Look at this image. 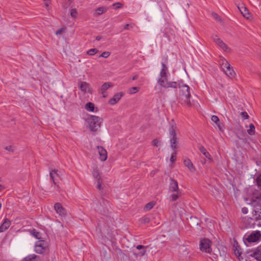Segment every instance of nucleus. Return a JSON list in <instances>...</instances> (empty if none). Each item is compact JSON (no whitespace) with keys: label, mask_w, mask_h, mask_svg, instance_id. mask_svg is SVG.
<instances>
[{"label":"nucleus","mask_w":261,"mask_h":261,"mask_svg":"<svg viewBox=\"0 0 261 261\" xmlns=\"http://www.w3.org/2000/svg\"><path fill=\"white\" fill-rule=\"evenodd\" d=\"M110 55V53L109 51H104L100 56L99 57L107 58Z\"/></svg>","instance_id":"58836bf2"},{"label":"nucleus","mask_w":261,"mask_h":261,"mask_svg":"<svg viewBox=\"0 0 261 261\" xmlns=\"http://www.w3.org/2000/svg\"><path fill=\"white\" fill-rule=\"evenodd\" d=\"M213 17L217 21H221V19L219 16L216 13H212V14Z\"/></svg>","instance_id":"37998d69"},{"label":"nucleus","mask_w":261,"mask_h":261,"mask_svg":"<svg viewBox=\"0 0 261 261\" xmlns=\"http://www.w3.org/2000/svg\"><path fill=\"white\" fill-rule=\"evenodd\" d=\"M102 120V119L98 116L90 115L87 119L90 130L92 132L97 131L100 127Z\"/></svg>","instance_id":"7ed1b4c3"},{"label":"nucleus","mask_w":261,"mask_h":261,"mask_svg":"<svg viewBox=\"0 0 261 261\" xmlns=\"http://www.w3.org/2000/svg\"><path fill=\"white\" fill-rule=\"evenodd\" d=\"M238 138H239V139H243V138H240V137H239V136H238Z\"/></svg>","instance_id":"774afa93"},{"label":"nucleus","mask_w":261,"mask_h":261,"mask_svg":"<svg viewBox=\"0 0 261 261\" xmlns=\"http://www.w3.org/2000/svg\"><path fill=\"white\" fill-rule=\"evenodd\" d=\"M147 247H148L147 246H143L142 245H139L137 246L136 248L138 250H142L143 249H146Z\"/></svg>","instance_id":"8fccbe9b"},{"label":"nucleus","mask_w":261,"mask_h":261,"mask_svg":"<svg viewBox=\"0 0 261 261\" xmlns=\"http://www.w3.org/2000/svg\"><path fill=\"white\" fill-rule=\"evenodd\" d=\"M97 148L100 156V160L105 161L107 159V152L106 150L100 146H97Z\"/></svg>","instance_id":"ddd939ff"},{"label":"nucleus","mask_w":261,"mask_h":261,"mask_svg":"<svg viewBox=\"0 0 261 261\" xmlns=\"http://www.w3.org/2000/svg\"><path fill=\"white\" fill-rule=\"evenodd\" d=\"M77 15V12L76 9H71L70 10V15L72 18H76Z\"/></svg>","instance_id":"f704fd0d"},{"label":"nucleus","mask_w":261,"mask_h":261,"mask_svg":"<svg viewBox=\"0 0 261 261\" xmlns=\"http://www.w3.org/2000/svg\"><path fill=\"white\" fill-rule=\"evenodd\" d=\"M78 85L80 86L81 90L85 93L88 92L91 93L90 89L89 84L86 82H79Z\"/></svg>","instance_id":"2eb2a0df"},{"label":"nucleus","mask_w":261,"mask_h":261,"mask_svg":"<svg viewBox=\"0 0 261 261\" xmlns=\"http://www.w3.org/2000/svg\"><path fill=\"white\" fill-rule=\"evenodd\" d=\"M60 173H61L60 171H59L58 170H57V169H53L50 171V173H49L51 181H53V182L54 183V184L55 185H57V182H56L57 178V177L60 178Z\"/></svg>","instance_id":"9b49d317"},{"label":"nucleus","mask_w":261,"mask_h":261,"mask_svg":"<svg viewBox=\"0 0 261 261\" xmlns=\"http://www.w3.org/2000/svg\"><path fill=\"white\" fill-rule=\"evenodd\" d=\"M184 165L187 167L191 171H194L195 170L193 164H192L191 160L189 159H186L184 161Z\"/></svg>","instance_id":"5701e85b"},{"label":"nucleus","mask_w":261,"mask_h":261,"mask_svg":"<svg viewBox=\"0 0 261 261\" xmlns=\"http://www.w3.org/2000/svg\"><path fill=\"white\" fill-rule=\"evenodd\" d=\"M162 68L160 73V77L159 79H164V80H167L168 68L167 66L163 62L162 63Z\"/></svg>","instance_id":"a211bd4d"},{"label":"nucleus","mask_w":261,"mask_h":261,"mask_svg":"<svg viewBox=\"0 0 261 261\" xmlns=\"http://www.w3.org/2000/svg\"><path fill=\"white\" fill-rule=\"evenodd\" d=\"M218 256L217 254L213 253L212 254V256L210 257L212 260L214 261H219L218 260Z\"/></svg>","instance_id":"a18cd8bd"},{"label":"nucleus","mask_w":261,"mask_h":261,"mask_svg":"<svg viewBox=\"0 0 261 261\" xmlns=\"http://www.w3.org/2000/svg\"><path fill=\"white\" fill-rule=\"evenodd\" d=\"M11 224V221L7 218L4 220L3 223L0 226V231H4L7 229Z\"/></svg>","instance_id":"6ab92c4d"},{"label":"nucleus","mask_w":261,"mask_h":261,"mask_svg":"<svg viewBox=\"0 0 261 261\" xmlns=\"http://www.w3.org/2000/svg\"><path fill=\"white\" fill-rule=\"evenodd\" d=\"M170 184H169L170 190L172 192H176L179 193V190L178 188L177 181L172 178H170Z\"/></svg>","instance_id":"9d476101"},{"label":"nucleus","mask_w":261,"mask_h":261,"mask_svg":"<svg viewBox=\"0 0 261 261\" xmlns=\"http://www.w3.org/2000/svg\"><path fill=\"white\" fill-rule=\"evenodd\" d=\"M107 10V8L106 7H99L96 10L97 14L98 15H101L106 12Z\"/></svg>","instance_id":"c756f323"},{"label":"nucleus","mask_w":261,"mask_h":261,"mask_svg":"<svg viewBox=\"0 0 261 261\" xmlns=\"http://www.w3.org/2000/svg\"><path fill=\"white\" fill-rule=\"evenodd\" d=\"M229 63L226 60H224L221 63V68L224 71L226 69L229 68Z\"/></svg>","instance_id":"c85d7f7f"},{"label":"nucleus","mask_w":261,"mask_h":261,"mask_svg":"<svg viewBox=\"0 0 261 261\" xmlns=\"http://www.w3.org/2000/svg\"><path fill=\"white\" fill-rule=\"evenodd\" d=\"M155 205V202L153 201L150 202L146 204L144 207V210L148 211L152 209Z\"/></svg>","instance_id":"cd10ccee"},{"label":"nucleus","mask_w":261,"mask_h":261,"mask_svg":"<svg viewBox=\"0 0 261 261\" xmlns=\"http://www.w3.org/2000/svg\"><path fill=\"white\" fill-rule=\"evenodd\" d=\"M182 81L180 80L177 82H168L167 80H164V79H159L158 80V84L162 87L164 88H177L180 87V84Z\"/></svg>","instance_id":"423d86ee"},{"label":"nucleus","mask_w":261,"mask_h":261,"mask_svg":"<svg viewBox=\"0 0 261 261\" xmlns=\"http://www.w3.org/2000/svg\"><path fill=\"white\" fill-rule=\"evenodd\" d=\"M3 187L2 185L0 184V190H1L3 189Z\"/></svg>","instance_id":"680f3d73"},{"label":"nucleus","mask_w":261,"mask_h":261,"mask_svg":"<svg viewBox=\"0 0 261 261\" xmlns=\"http://www.w3.org/2000/svg\"><path fill=\"white\" fill-rule=\"evenodd\" d=\"M98 52V50L96 48H91L89 49L87 54L89 56H93L96 54Z\"/></svg>","instance_id":"7c9ffc66"},{"label":"nucleus","mask_w":261,"mask_h":261,"mask_svg":"<svg viewBox=\"0 0 261 261\" xmlns=\"http://www.w3.org/2000/svg\"><path fill=\"white\" fill-rule=\"evenodd\" d=\"M93 176L95 179H97V181L98 180V179H101L99 176L98 171L97 169L94 170L93 172Z\"/></svg>","instance_id":"473e14b6"},{"label":"nucleus","mask_w":261,"mask_h":261,"mask_svg":"<svg viewBox=\"0 0 261 261\" xmlns=\"http://www.w3.org/2000/svg\"><path fill=\"white\" fill-rule=\"evenodd\" d=\"M160 141L157 139H155L154 140H153V141H152V144L153 145H154V146H159V144H160Z\"/></svg>","instance_id":"79ce46f5"},{"label":"nucleus","mask_w":261,"mask_h":261,"mask_svg":"<svg viewBox=\"0 0 261 261\" xmlns=\"http://www.w3.org/2000/svg\"><path fill=\"white\" fill-rule=\"evenodd\" d=\"M199 149L206 158H207L210 161L212 160L210 154L206 151V149L203 146H200L199 147Z\"/></svg>","instance_id":"4be33fe9"},{"label":"nucleus","mask_w":261,"mask_h":261,"mask_svg":"<svg viewBox=\"0 0 261 261\" xmlns=\"http://www.w3.org/2000/svg\"><path fill=\"white\" fill-rule=\"evenodd\" d=\"M261 237L259 231H255L252 232L247 238L246 240L249 243H253L258 241Z\"/></svg>","instance_id":"6e6552de"},{"label":"nucleus","mask_w":261,"mask_h":261,"mask_svg":"<svg viewBox=\"0 0 261 261\" xmlns=\"http://www.w3.org/2000/svg\"><path fill=\"white\" fill-rule=\"evenodd\" d=\"M176 128L177 127L175 124H171L169 128L171 147L173 150L177 148L176 145L177 144L176 133Z\"/></svg>","instance_id":"20e7f679"},{"label":"nucleus","mask_w":261,"mask_h":261,"mask_svg":"<svg viewBox=\"0 0 261 261\" xmlns=\"http://www.w3.org/2000/svg\"><path fill=\"white\" fill-rule=\"evenodd\" d=\"M150 222V218L149 217H144L141 219V223L148 224Z\"/></svg>","instance_id":"e433bc0d"},{"label":"nucleus","mask_w":261,"mask_h":261,"mask_svg":"<svg viewBox=\"0 0 261 261\" xmlns=\"http://www.w3.org/2000/svg\"><path fill=\"white\" fill-rule=\"evenodd\" d=\"M180 194V192L179 191V193L176 192V194H171L170 197L172 198V200H171L172 201H176L178 198Z\"/></svg>","instance_id":"72a5a7b5"},{"label":"nucleus","mask_w":261,"mask_h":261,"mask_svg":"<svg viewBox=\"0 0 261 261\" xmlns=\"http://www.w3.org/2000/svg\"><path fill=\"white\" fill-rule=\"evenodd\" d=\"M31 234L36 239L40 240L41 239V234L40 232L37 231L36 229H33L31 231Z\"/></svg>","instance_id":"a878e982"},{"label":"nucleus","mask_w":261,"mask_h":261,"mask_svg":"<svg viewBox=\"0 0 261 261\" xmlns=\"http://www.w3.org/2000/svg\"><path fill=\"white\" fill-rule=\"evenodd\" d=\"M69 4H71L72 2V0H68Z\"/></svg>","instance_id":"e2e57ef3"},{"label":"nucleus","mask_w":261,"mask_h":261,"mask_svg":"<svg viewBox=\"0 0 261 261\" xmlns=\"http://www.w3.org/2000/svg\"><path fill=\"white\" fill-rule=\"evenodd\" d=\"M219 38H218L217 35H213L212 39L216 43L217 41V40H219Z\"/></svg>","instance_id":"3c124183"},{"label":"nucleus","mask_w":261,"mask_h":261,"mask_svg":"<svg viewBox=\"0 0 261 261\" xmlns=\"http://www.w3.org/2000/svg\"><path fill=\"white\" fill-rule=\"evenodd\" d=\"M241 116L243 119H247L249 116L246 112H242L241 113Z\"/></svg>","instance_id":"ea45409f"},{"label":"nucleus","mask_w":261,"mask_h":261,"mask_svg":"<svg viewBox=\"0 0 261 261\" xmlns=\"http://www.w3.org/2000/svg\"><path fill=\"white\" fill-rule=\"evenodd\" d=\"M44 1L45 2V7H46V8H47L49 6L50 1H49V0H44Z\"/></svg>","instance_id":"5fc2aeb1"},{"label":"nucleus","mask_w":261,"mask_h":261,"mask_svg":"<svg viewBox=\"0 0 261 261\" xmlns=\"http://www.w3.org/2000/svg\"><path fill=\"white\" fill-rule=\"evenodd\" d=\"M246 135L245 133H243V136L244 137Z\"/></svg>","instance_id":"0e129e2a"},{"label":"nucleus","mask_w":261,"mask_h":261,"mask_svg":"<svg viewBox=\"0 0 261 261\" xmlns=\"http://www.w3.org/2000/svg\"><path fill=\"white\" fill-rule=\"evenodd\" d=\"M112 6L115 7V9H119L123 7V4L121 3L118 2L113 4Z\"/></svg>","instance_id":"a19ab883"},{"label":"nucleus","mask_w":261,"mask_h":261,"mask_svg":"<svg viewBox=\"0 0 261 261\" xmlns=\"http://www.w3.org/2000/svg\"><path fill=\"white\" fill-rule=\"evenodd\" d=\"M176 153L175 152H173L172 154H171V158H170V161L171 163H173L176 160Z\"/></svg>","instance_id":"c03bdc74"},{"label":"nucleus","mask_w":261,"mask_h":261,"mask_svg":"<svg viewBox=\"0 0 261 261\" xmlns=\"http://www.w3.org/2000/svg\"><path fill=\"white\" fill-rule=\"evenodd\" d=\"M95 105L91 102H87L85 105V109L88 111L93 112L95 111Z\"/></svg>","instance_id":"b1692460"},{"label":"nucleus","mask_w":261,"mask_h":261,"mask_svg":"<svg viewBox=\"0 0 261 261\" xmlns=\"http://www.w3.org/2000/svg\"><path fill=\"white\" fill-rule=\"evenodd\" d=\"M97 188L99 190L102 189L101 179H98Z\"/></svg>","instance_id":"09e8293b"},{"label":"nucleus","mask_w":261,"mask_h":261,"mask_svg":"<svg viewBox=\"0 0 261 261\" xmlns=\"http://www.w3.org/2000/svg\"><path fill=\"white\" fill-rule=\"evenodd\" d=\"M102 38L101 36H97L96 37L95 39L97 41L100 40Z\"/></svg>","instance_id":"bf43d9fd"},{"label":"nucleus","mask_w":261,"mask_h":261,"mask_svg":"<svg viewBox=\"0 0 261 261\" xmlns=\"http://www.w3.org/2000/svg\"><path fill=\"white\" fill-rule=\"evenodd\" d=\"M139 90V88L137 87H133L130 89V93L134 94L138 91Z\"/></svg>","instance_id":"4c0bfd02"},{"label":"nucleus","mask_w":261,"mask_h":261,"mask_svg":"<svg viewBox=\"0 0 261 261\" xmlns=\"http://www.w3.org/2000/svg\"><path fill=\"white\" fill-rule=\"evenodd\" d=\"M223 43V41L220 38H219V40H217V41L216 42V43L219 46L221 45Z\"/></svg>","instance_id":"864d4df0"},{"label":"nucleus","mask_w":261,"mask_h":261,"mask_svg":"<svg viewBox=\"0 0 261 261\" xmlns=\"http://www.w3.org/2000/svg\"><path fill=\"white\" fill-rule=\"evenodd\" d=\"M224 72L228 76H233L235 74L233 68L230 66V65H229V68L224 70Z\"/></svg>","instance_id":"393cba45"},{"label":"nucleus","mask_w":261,"mask_h":261,"mask_svg":"<svg viewBox=\"0 0 261 261\" xmlns=\"http://www.w3.org/2000/svg\"><path fill=\"white\" fill-rule=\"evenodd\" d=\"M63 32V29H60L59 30L57 31L56 32V35H58V34H60L62 33V32Z\"/></svg>","instance_id":"13d9d810"},{"label":"nucleus","mask_w":261,"mask_h":261,"mask_svg":"<svg viewBox=\"0 0 261 261\" xmlns=\"http://www.w3.org/2000/svg\"><path fill=\"white\" fill-rule=\"evenodd\" d=\"M123 95L124 93L123 92H119L115 94L113 98L110 99L109 103L111 105L116 104Z\"/></svg>","instance_id":"f8f14e48"},{"label":"nucleus","mask_w":261,"mask_h":261,"mask_svg":"<svg viewBox=\"0 0 261 261\" xmlns=\"http://www.w3.org/2000/svg\"><path fill=\"white\" fill-rule=\"evenodd\" d=\"M55 210L56 212L61 216L66 215V210L59 203H56L54 205Z\"/></svg>","instance_id":"4468645a"},{"label":"nucleus","mask_w":261,"mask_h":261,"mask_svg":"<svg viewBox=\"0 0 261 261\" xmlns=\"http://www.w3.org/2000/svg\"><path fill=\"white\" fill-rule=\"evenodd\" d=\"M242 212L244 214H246L247 213H248V208L247 207H243L242 208Z\"/></svg>","instance_id":"603ef678"},{"label":"nucleus","mask_w":261,"mask_h":261,"mask_svg":"<svg viewBox=\"0 0 261 261\" xmlns=\"http://www.w3.org/2000/svg\"><path fill=\"white\" fill-rule=\"evenodd\" d=\"M199 224H200V223H199V222H197V223H196V225H198Z\"/></svg>","instance_id":"338daca9"},{"label":"nucleus","mask_w":261,"mask_h":261,"mask_svg":"<svg viewBox=\"0 0 261 261\" xmlns=\"http://www.w3.org/2000/svg\"><path fill=\"white\" fill-rule=\"evenodd\" d=\"M252 253L250 256L254 257L258 261H261V245L256 248L251 250Z\"/></svg>","instance_id":"1a4fd4ad"},{"label":"nucleus","mask_w":261,"mask_h":261,"mask_svg":"<svg viewBox=\"0 0 261 261\" xmlns=\"http://www.w3.org/2000/svg\"><path fill=\"white\" fill-rule=\"evenodd\" d=\"M40 259V257L36 254H30L23 258V261H37Z\"/></svg>","instance_id":"aec40b11"},{"label":"nucleus","mask_w":261,"mask_h":261,"mask_svg":"<svg viewBox=\"0 0 261 261\" xmlns=\"http://www.w3.org/2000/svg\"><path fill=\"white\" fill-rule=\"evenodd\" d=\"M238 253L239 254V256H240L241 255V254L239 253V251H238Z\"/></svg>","instance_id":"69168bd1"},{"label":"nucleus","mask_w":261,"mask_h":261,"mask_svg":"<svg viewBox=\"0 0 261 261\" xmlns=\"http://www.w3.org/2000/svg\"><path fill=\"white\" fill-rule=\"evenodd\" d=\"M138 79V75L137 74H135L132 77V80H133V81H135V80H136Z\"/></svg>","instance_id":"4d7b16f0"},{"label":"nucleus","mask_w":261,"mask_h":261,"mask_svg":"<svg viewBox=\"0 0 261 261\" xmlns=\"http://www.w3.org/2000/svg\"><path fill=\"white\" fill-rule=\"evenodd\" d=\"M211 120L213 122H214L218 126L219 130L222 131L223 127L221 125V123L220 122V120L219 118L216 115H213L211 118Z\"/></svg>","instance_id":"412c9836"},{"label":"nucleus","mask_w":261,"mask_h":261,"mask_svg":"<svg viewBox=\"0 0 261 261\" xmlns=\"http://www.w3.org/2000/svg\"><path fill=\"white\" fill-rule=\"evenodd\" d=\"M255 182L258 188L261 189V174H259L255 179Z\"/></svg>","instance_id":"2f4dec72"},{"label":"nucleus","mask_w":261,"mask_h":261,"mask_svg":"<svg viewBox=\"0 0 261 261\" xmlns=\"http://www.w3.org/2000/svg\"><path fill=\"white\" fill-rule=\"evenodd\" d=\"M223 50L228 52L230 51V48L227 46V45L224 43V42L221 44V45L219 46Z\"/></svg>","instance_id":"c9c22d12"},{"label":"nucleus","mask_w":261,"mask_h":261,"mask_svg":"<svg viewBox=\"0 0 261 261\" xmlns=\"http://www.w3.org/2000/svg\"><path fill=\"white\" fill-rule=\"evenodd\" d=\"M130 26L131 27H132L130 24H125V25L124 26V30H129V27H130Z\"/></svg>","instance_id":"6e6d98bb"},{"label":"nucleus","mask_w":261,"mask_h":261,"mask_svg":"<svg viewBox=\"0 0 261 261\" xmlns=\"http://www.w3.org/2000/svg\"><path fill=\"white\" fill-rule=\"evenodd\" d=\"M250 203L254 207L252 214L255 216L254 219L257 221L261 220V193L256 192L254 193L251 200Z\"/></svg>","instance_id":"f257e3e1"},{"label":"nucleus","mask_w":261,"mask_h":261,"mask_svg":"<svg viewBox=\"0 0 261 261\" xmlns=\"http://www.w3.org/2000/svg\"><path fill=\"white\" fill-rule=\"evenodd\" d=\"M140 251H139L138 253H137V255L139 256H142L145 255L146 253V250L145 249H143L142 250H140Z\"/></svg>","instance_id":"49530a36"},{"label":"nucleus","mask_w":261,"mask_h":261,"mask_svg":"<svg viewBox=\"0 0 261 261\" xmlns=\"http://www.w3.org/2000/svg\"><path fill=\"white\" fill-rule=\"evenodd\" d=\"M179 88L181 89L180 94V98L183 100L189 107H191L192 104L190 101L191 93L190 92V88L188 85L185 84L183 81L181 82Z\"/></svg>","instance_id":"f03ea898"},{"label":"nucleus","mask_w":261,"mask_h":261,"mask_svg":"<svg viewBox=\"0 0 261 261\" xmlns=\"http://www.w3.org/2000/svg\"><path fill=\"white\" fill-rule=\"evenodd\" d=\"M5 149L10 152H13L14 149L12 146H7L5 147Z\"/></svg>","instance_id":"de8ad7c7"},{"label":"nucleus","mask_w":261,"mask_h":261,"mask_svg":"<svg viewBox=\"0 0 261 261\" xmlns=\"http://www.w3.org/2000/svg\"><path fill=\"white\" fill-rule=\"evenodd\" d=\"M238 7L244 17L248 19L251 18V14L246 7L244 6H238Z\"/></svg>","instance_id":"f3484780"},{"label":"nucleus","mask_w":261,"mask_h":261,"mask_svg":"<svg viewBox=\"0 0 261 261\" xmlns=\"http://www.w3.org/2000/svg\"><path fill=\"white\" fill-rule=\"evenodd\" d=\"M201 163H202L203 164H205V160L204 159H203V160H201Z\"/></svg>","instance_id":"052dcab7"},{"label":"nucleus","mask_w":261,"mask_h":261,"mask_svg":"<svg viewBox=\"0 0 261 261\" xmlns=\"http://www.w3.org/2000/svg\"><path fill=\"white\" fill-rule=\"evenodd\" d=\"M247 133L250 136H252L255 134V126L253 124L250 123L249 124V128L247 130Z\"/></svg>","instance_id":"bb28decb"},{"label":"nucleus","mask_w":261,"mask_h":261,"mask_svg":"<svg viewBox=\"0 0 261 261\" xmlns=\"http://www.w3.org/2000/svg\"><path fill=\"white\" fill-rule=\"evenodd\" d=\"M113 85V84L111 82H106L102 84L100 88V91L103 97H106L107 96L106 91L109 88L112 87Z\"/></svg>","instance_id":"dca6fc26"},{"label":"nucleus","mask_w":261,"mask_h":261,"mask_svg":"<svg viewBox=\"0 0 261 261\" xmlns=\"http://www.w3.org/2000/svg\"><path fill=\"white\" fill-rule=\"evenodd\" d=\"M212 242L207 238H203L200 240L199 248L202 252L211 253L212 251Z\"/></svg>","instance_id":"0eeeda50"},{"label":"nucleus","mask_w":261,"mask_h":261,"mask_svg":"<svg viewBox=\"0 0 261 261\" xmlns=\"http://www.w3.org/2000/svg\"><path fill=\"white\" fill-rule=\"evenodd\" d=\"M48 250L47 242L43 240H40L35 243V251L38 254H44Z\"/></svg>","instance_id":"39448f33"}]
</instances>
